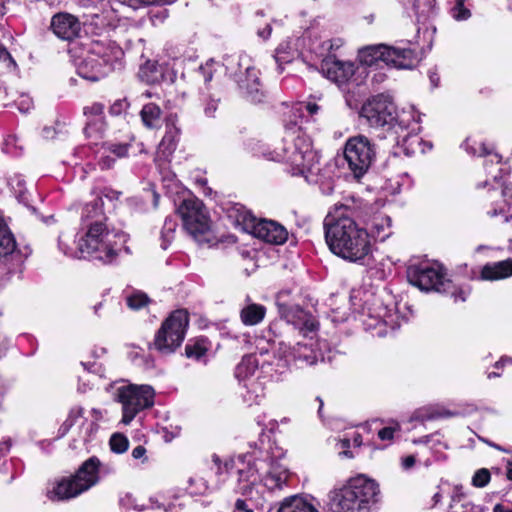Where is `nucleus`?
<instances>
[{
  "label": "nucleus",
  "mask_w": 512,
  "mask_h": 512,
  "mask_svg": "<svg viewBox=\"0 0 512 512\" xmlns=\"http://www.w3.org/2000/svg\"><path fill=\"white\" fill-rule=\"evenodd\" d=\"M355 218L363 216L354 202L335 205L324 219L325 240L334 255L365 265L372 256V244L367 230L359 227Z\"/></svg>",
  "instance_id": "f257e3e1"
},
{
  "label": "nucleus",
  "mask_w": 512,
  "mask_h": 512,
  "mask_svg": "<svg viewBox=\"0 0 512 512\" xmlns=\"http://www.w3.org/2000/svg\"><path fill=\"white\" fill-rule=\"evenodd\" d=\"M320 106L314 102H299L292 106L285 119V146L282 153L275 151L269 157L274 161H286L292 166L293 175H302L309 180L310 175L317 174L319 168L318 153L312 148L311 139L303 132V123L314 120Z\"/></svg>",
  "instance_id": "f03ea898"
},
{
  "label": "nucleus",
  "mask_w": 512,
  "mask_h": 512,
  "mask_svg": "<svg viewBox=\"0 0 512 512\" xmlns=\"http://www.w3.org/2000/svg\"><path fill=\"white\" fill-rule=\"evenodd\" d=\"M119 193L104 189L94 200L86 203L81 212V221L87 227L84 237L79 240V257H91L105 264L113 263L117 258L126 236L114 229H108L104 221L102 196L110 200L117 199Z\"/></svg>",
  "instance_id": "7ed1b4c3"
},
{
  "label": "nucleus",
  "mask_w": 512,
  "mask_h": 512,
  "mask_svg": "<svg viewBox=\"0 0 512 512\" xmlns=\"http://www.w3.org/2000/svg\"><path fill=\"white\" fill-rule=\"evenodd\" d=\"M381 499L379 484L365 475L350 479L329 494L332 512H371Z\"/></svg>",
  "instance_id": "20e7f679"
},
{
  "label": "nucleus",
  "mask_w": 512,
  "mask_h": 512,
  "mask_svg": "<svg viewBox=\"0 0 512 512\" xmlns=\"http://www.w3.org/2000/svg\"><path fill=\"white\" fill-rule=\"evenodd\" d=\"M381 499L379 484L365 475L350 479L329 494L332 512H371Z\"/></svg>",
  "instance_id": "39448f33"
},
{
  "label": "nucleus",
  "mask_w": 512,
  "mask_h": 512,
  "mask_svg": "<svg viewBox=\"0 0 512 512\" xmlns=\"http://www.w3.org/2000/svg\"><path fill=\"white\" fill-rule=\"evenodd\" d=\"M86 54L77 64V73L83 79L96 82L111 73L120 65L124 52L109 39L91 40Z\"/></svg>",
  "instance_id": "423d86ee"
},
{
  "label": "nucleus",
  "mask_w": 512,
  "mask_h": 512,
  "mask_svg": "<svg viewBox=\"0 0 512 512\" xmlns=\"http://www.w3.org/2000/svg\"><path fill=\"white\" fill-rule=\"evenodd\" d=\"M114 471L113 467L101 464L97 457L92 456L82 463L73 476L54 482L47 490V497L51 501L75 498L96 485L101 473Z\"/></svg>",
  "instance_id": "0eeeda50"
},
{
  "label": "nucleus",
  "mask_w": 512,
  "mask_h": 512,
  "mask_svg": "<svg viewBox=\"0 0 512 512\" xmlns=\"http://www.w3.org/2000/svg\"><path fill=\"white\" fill-rule=\"evenodd\" d=\"M358 59L366 66H379L383 63L397 69H412L417 62L413 49L385 44L370 45L360 49Z\"/></svg>",
  "instance_id": "6e6552de"
},
{
  "label": "nucleus",
  "mask_w": 512,
  "mask_h": 512,
  "mask_svg": "<svg viewBox=\"0 0 512 512\" xmlns=\"http://www.w3.org/2000/svg\"><path fill=\"white\" fill-rule=\"evenodd\" d=\"M227 73L237 83L240 93L251 102H261L264 97L259 71L247 55L231 56L226 60Z\"/></svg>",
  "instance_id": "1a4fd4ad"
},
{
  "label": "nucleus",
  "mask_w": 512,
  "mask_h": 512,
  "mask_svg": "<svg viewBox=\"0 0 512 512\" xmlns=\"http://www.w3.org/2000/svg\"><path fill=\"white\" fill-rule=\"evenodd\" d=\"M466 150L472 155L485 156L487 159L485 160V169L488 175H491L492 182L487 179L485 182L478 184V187H486L488 185L492 186V190L497 192L500 190L501 196L504 198L505 203L508 206L507 211L500 209H493L488 212L491 217H495L498 214L508 213L505 217V221H509L512 218V189L504 182L501 181L503 176V169L498 167L497 170L499 174H493L492 166H499L501 164V156L497 153L490 152L485 144L479 143L478 147L470 146L469 139L465 142Z\"/></svg>",
  "instance_id": "9d476101"
},
{
  "label": "nucleus",
  "mask_w": 512,
  "mask_h": 512,
  "mask_svg": "<svg viewBox=\"0 0 512 512\" xmlns=\"http://www.w3.org/2000/svg\"><path fill=\"white\" fill-rule=\"evenodd\" d=\"M189 316L185 310H176L162 323L157 331L153 347L162 354L173 353L183 342Z\"/></svg>",
  "instance_id": "9b49d317"
},
{
  "label": "nucleus",
  "mask_w": 512,
  "mask_h": 512,
  "mask_svg": "<svg viewBox=\"0 0 512 512\" xmlns=\"http://www.w3.org/2000/svg\"><path fill=\"white\" fill-rule=\"evenodd\" d=\"M376 154L375 143L362 134L348 138L344 146V158L357 179L368 172L376 159Z\"/></svg>",
  "instance_id": "f8f14e48"
},
{
  "label": "nucleus",
  "mask_w": 512,
  "mask_h": 512,
  "mask_svg": "<svg viewBox=\"0 0 512 512\" xmlns=\"http://www.w3.org/2000/svg\"><path fill=\"white\" fill-rule=\"evenodd\" d=\"M177 211L182 218L184 228L196 241L200 243L211 241L209 218L202 201L196 198L184 199Z\"/></svg>",
  "instance_id": "ddd939ff"
},
{
  "label": "nucleus",
  "mask_w": 512,
  "mask_h": 512,
  "mask_svg": "<svg viewBox=\"0 0 512 512\" xmlns=\"http://www.w3.org/2000/svg\"><path fill=\"white\" fill-rule=\"evenodd\" d=\"M154 389L149 385H127L118 388L117 398L122 404V422L129 424L143 409L154 404Z\"/></svg>",
  "instance_id": "4468645a"
},
{
  "label": "nucleus",
  "mask_w": 512,
  "mask_h": 512,
  "mask_svg": "<svg viewBox=\"0 0 512 512\" xmlns=\"http://www.w3.org/2000/svg\"><path fill=\"white\" fill-rule=\"evenodd\" d=\"M407 279L412 285L424 291L446 292V286H451V281L445 278L443 268L431 263L410 265L407 269Z\"/></svg>",
  "instance_id": "2eb2a0df"
},
{
  "label": "nucleus",
  "mask_w": 512,
  "mask_h": 512,
  "mask_svg": "<svg viewBox=\"0 0 512 512\" xmlns=\"http://www.w3.org/2000/svg\"><path fill=\"white\" fill-rule=\"evenodd\" d=\"M280 351L286 362L293 363L298 368L312 366L322 358L314 334H308L307 337H303V340L297 341L293 346L280 343Z\"/></svg>",
  "instance_id": "dca6fc26"
},
{
  "label": "nucleus",
  "mask_w": 512,
  "mask_h": 512,
  "mask_svg": "<svg viewBox=\"0 0 512 512\" xmlns=\"http://www.w3.org/2000/svg\"><path fill=\"white\" fill-rule=\"evenodd\" d=\"M360 115L372 127L391 125L396 119V106L389 96L379 94L362 106Z\"/></svg>",
  "instance_id": "f3484780"
},
{
  "label": "nucleus",
  "mask_w": 512,
  "mask_h": 512,
  "mask_svg": "<svg viewBox=\"0 0 512 512\" xmlns=\"http://www.w3.org/2000/svg\"><path fill=\"white\" fill-rule=\"evenodd\" d=\"M367 316L364 320L366 329L377 330L376 335L379 337L387 335V328L395 330L400 326L394 307L384 305L379 299H375L372 306L367 308Z\"/></svg>",
  "instance_id": "a211bd4d"
},
{
  "label": "nucleus",
  "mask_w": 512,
  "mask_h": 512,
  "mask_svg": "<svg viewBox=\"0 0 512 512\" xmlns=\"http://www.w3.org/2000/svg\"><path fill=\"white\" fill-rule=\"evenodd\" d=\"M278 312L282 319L302 337L315 334L318 330V322L313 315L302 309L299 305H289L277 302Z\"/></svg>",
  "instance_id": "6ab92c4d"
},
{
  "label": "nucleus",
  "mask_w": 512,
  "mask_h": 512,
  "mask_svg": "<svg viewBox=\"0 0 512 512\" xmlns=\"http://www.w3.org/2000/svg\"><path fill=\"white\" fill-rule=\"evenodd\" d=\"M259 480L258 469L255 465H248L245 469L238 470L237 485L234 489L245 499L238 498L235 502L233 512H254L249 502L253 499L254 491L257 490Z\"/></svg>",
  "instance_id": "aec40b11"
},
{
  "label": "nucleus",
  "mask_w": 512,
  "mask_h": 512,
  "mask_svg": "<svg viewBox=\"0 0 512 512\" xmlns=\"http://www.w3.org/2000/svg\"><path fill=\"white\" fill-rule=\"evenodd\" d=\"M251 233L270 244L281 245L286 242L288 232L281 224L265 219H257L253 224Z\"/></svg>",
  "instance_id": "412c9836"
},
{
  "label": "nucleus",
  "mask_w": 512,
  "mask_h": 512,
  "mask_svg": "<svg viewBox=\"0 0 512 512\" xmlns=\"http://www.w3.org/2000/svg\"><path fill=\"white\" fill-rule=\"evenodd\" d=\"M321 71L329 80L342 84L353 76L355 69L352 62L341 61L334 55H329L322 60Z\"/></svg>",
  "instance_id": "4be33fe9"
},
{
  "label": "nucleus",
  "mask_w": 512,
  "mask_h": 512,
  "mask_svg": "<svg viewBox=\"0 0 512 512\" xmlns=\"http://www.w3.org/2000/svg\"><path fill=\"white\" fill-rule=\"evenodd\" d=\"M50 27L58 38L67 41L75 39L81 31V23L75 16L69 13L54 15L51 19Z\"/></svg>",
  "instance_id": "5701e85b"
},
{
  "label": "nucleus",
  "mask_w": 512,
  "mask_h": 512,
  "mask_svg": "<svg viewBox=\"0 0 512 512\" xmlns=\"http://www.w3.org/2000/svg\"><path fill=\"white\" fill-rule=\"evenodd\" d=\"M177 121L176 114H170L166 117L165 134L158 146V153L165 158L175 151L180 139L181 129L177 126Z\"/></svg>",
  "instance_id": "b1692460"
},
{
  "label": "nucleus",
  "mask_w": 512,
  "mask_h": 512,
  "mask_svg": "<svg viewBox=\"0 0 512 512\" xmlns=\"http://www.w3.org/2000/svg\"><path fill=\"white\" fill-rule=\"evenodd\" d=\"M118 23L119 19L113 10H104L91 15L86 21V27L89 32L101 35L114 30Z\"/></svg>",
  "instance_id": "393cba45"
},
{
  "label": "nucleus",
  "mask_w": 512,
  "mask_h": 512,
  "mask_svg": "<svg viewBox=\"0 0 512 512\" xmlns=\"http://www.w3.org/2000/svg\"><path fill=\"white\" fill-rule=\"evenodd\" d=\"M510 276H512V258L485 264L479 278L484 281H497Z\"/></svg>",
  "instance_id": "a878e982"
},
{
  "label": "nucleus",
  "mask_w": 512,
  "mask_h": 512,
  "mask_svg": "<svg viewBox=\"0 0 512 512\" xmlns=\"http://www.w3.org/2000/svg\"><path fill=\"white\" fill-rule=\"evenodd\" d=\"M364 222L370 228L372 235L379 241L386 240L392 234V220L388 215L378 213L369 220L364 219Z\"/></svg>",
  "instance_id": "bb28decb"
},
{
  "label": "nucleus",
  "mask_w": 512,
  "mask_h": 512,
  "mask_svg": "<svg viewBox=\"0 0 512 512\" xmlns=\"http://www.w3.org/2000/svg\"><path fill=\"white\" fill-rule=\"evenodd\" d=\"M289 476L290 473L286 468H283L280 465H273L262 479L259 478L257 487L259 486V481H261L263 486L269 490L281 489L287 484ZM255 491L258 492V489Z\"/></svg>",
  "instance_id": "cd10ccee"
},
{
  "label": "nucleus",
  "mask_w": 512,
  "mask_h": 512,
  "mask_svg": "<svg viewBox=\"0 0 512 512\" xmlns=\"http://www.w3.org/2000/svg\"><path fill=\"white\" fill-rule=\"evenodd\" d=\"M266 315V307L251 302L250 298L247 297L246 304L240 310L241 322L246 326H255L262 322Z\"/></svg>",
  "instance_id": "c85d7f7f"
},
{
  "label": "nucleus",
  "mask_w": 512,
  "mask_h": 512,
  "mask_svg": "<svg viewBox=\"0 0 512 512\" xmlns=\"http://www.w3.org/2000/svg\"><path fill=\"white\" fill-rule=\"evenodd\" d=\"M258 369L257 359L253 355L244 356L241 362L236 366L235 377L240 383L249 382L254 377Z\"/></svg>",
  "instance_id": "c756f323"
},
{
  "label": "nucleus",
  "mask_w": 512,
  "mask_h": 512,
  "mask_svg": "<svg viewBox=\"0 0 512 512\" xmlns=\"http://www.w3.org/2000/svg\"><path fill=\"white\" fill-rule=\"evenodd\" d=\"M228 217L233 219L236 225L243 226L244 229L253 228L257 218L241 204H234L228 209Z\"/></svg>",
  "instance_id": "7c9ffc66"
},
{
  "label": "nucleus",
  "mask_w": 512,
  "mask_h": 512,
  "mask_svg": "<svg viewBox=\"0 0 512 512\" xmlns=\"http://www.w3.org/2000/svg\"><path fill=\"white\" fill-rule=\"evenodd\" d=\"M162 111L160 107L154 103L144 105L140 111V117L145 127L149 129H157L161 125Z\"/></svg>",
  "instance_id": "2f4dec72"
},
{
  "label": "nucleus",
  "mask_w": 512,
  "mask_h": 512,
  "mask_svg": "<svg viewBox=\"0 0 512 512\" xmlns=\"http://www.w3.org/2000/svg\"><path fill=\"white\" fill-rule=\"evenodd\" d=\"M277 512H318L309 502L298 496L286 498Z\"/></svg>",
  "instance_id": "473e14b6"
},
{
  "label": "nucleus",
  "mask_w": 512,
  "mask_h": 512,
  "mask_svg": "<svg viewBox=\"0 0 512 512\" xmlns=\"http://www.w3.org/2000/svg\"><path fill=\"white\" fill-rule=\"evenodd\" d=\"M241 396L248 405L257 404L263 395L262 383L258 379H252L242 384Z\"/></svg>",
  "instance_id": "72a5a7b5"
},
{
  "label": "nucleus",
  "mask_w": 512,
  "mask_h": 512,
  "mask_svg": "<svg viewBox=\"0 0 512 512\" xmlns=\"http://www.w3.org/2000/svg\"><path fill=\"white\" fill-rule=\"evenodd\" d=\"M201 101L204 105V113L207 117H213L220 102V95L217 91L212 92L211 87H206L201 91Z\"/></svg>",
  "instance_id": "f704fd0d"
},
{
  "label": "nucleus",
  "mask_w": 512,
  "mask_h": 512,
  "mask_svg": "<svg viewBox=\"0 0 512 512\" xmlns=\"http://www.w3.org/2000/svg\"><path fill=\"white\" fill-rule=\"evenodd\" d=\"M105 117L91 118L87 120L84 133L87 138H101L106 130Z\"/></svg>",
  "instance_id": "c9c22d12"
},
{
  "label": "nucleus",
  "mask_w": 512,
  "mask_h": 512,
  "mask_svg": "<svg viewBox=\"0 0 512 512\" xmlns=\"http://www.w3.org/2000/svg\"><path fill=\"white\" fill-rule=\"evenodd\" d=\"M177 227V217L176 216H168L164 221V225L161 230V239H162V248L167 249L168 245L171 243L174 238V232Z\"/></svg>",
  "instance_id": "e433bc0d"
},
{
  "label": "nucleus",
  "mask_w": 512,
  "mask_h": 512,
  "mask_svg": "<svg viewBox=\"0 0 512 512\" xmlns=\"http://www.w3.org/2000/svg\"><path fill=\"white\" fill-rule=\"evenodd\" d=\"M16 249V240L14 235L9 230V228H5L0 231V255L6 256L14 252Z\"/></svg>",
  "instance_id": "4c0bfd02"
},
{
  "label": "nucleus",
  "mask_w": 512,
  "mask_h": 512,
  "mask_svg": "<svg viewBox=\"0 0 512 512\" xmlns=\"http://www.w3.org/2000/svg\"><path fill=\"white\" fill-rule=\"evenodd\" d=\"M25 10L23 0H0V14L17 16Z\"/></svg>",
  "instance_id": "58836bf2"
},
{
  "label": "nucleus",
  "mask_w": 512,
  "mask_h": 512,
  "mask_svg": "<svg viewBox=\"0 0 512 512\" xmlns=\"http://www.w3.org/2000/svg\"><path fill=\"white\" fill-rule=\"evenodd\" d=\"M274 59L278 64V68L282 71L284 64L293 60V51L288 43H281L275 50Z\"/></svg>",
  "instance_id": "ea45409f"
},
{
  "label": "nucleus",
  "mask_w": 512,
  "mask_h": 512,
  "mask_svg": "<svg viewBox=\"0 0 512 512\" xmlns=\"http://www.w3.org/2000/svg\"><path fill=\"white\" fill-rule=\"evenodd\" d=\"M84 409L80 406L73 407L67 419L63 422V424L59 428V437L65 436L71 427L77 422L78 419L83 417Z\"/></svg>",
  "instance_id": "a19ab883"
},
{
  "label": "nucleus",
  "mask_w": 512,
  "mask_h": 512,
  "mask_svg": "<svg viewBox=\"0 0 512 512\" xmlns=\"http://www.w3.org/2000/svg\"><path fill=\"white\" fill-rule=\"evenodd\" d=\"M207 346L203 339L197 340L194 343H188L185 347V354L188 358L201 360L207 353Z\"/></svg>",
  "instance_id": "79ce46f5"
},
{
  "label": "nucleus",
  "mask_w": 512,
  "mask_h": 512,
  "mask_svg": "<svg viewBox=\"0 0 512 512\" xmlns=\"http://www.w3.org/2000/svg\"><path fill=\"white\" fill-rule=\"evenodd\" d=\"M109 446L112 452L122 454L127 451L129 447V440L121 433H114L110 437Z\"/></svg>",
  "instance_id": "37998d69"
},
{
  "label": "nucleus",
  "mask_w": 512,
  "mask_h": 512,
  "mask_svg": "<svg viewBox=\"0 0 512 512\" xmlns=\"http://www.w3.org/2000/svg\"><path fill=\"white\" fill-rule=\"evenodd\" d=\"M188 483L191 494L204 495L210 490L208 481L204 477L198 475L191 477Z\"/></svg>",
  "instance_id": "c03bdc74"
},
{
  "label": "nucleus",
  "mask_w": 512,
  "mask_h": 512,
  "mask_svg": "<svg viewBox=\"0 0 512 512\" xmlns=\"http://www.w3.org/2000/svg\"><path fill=\"white\" fill-rule=\"evenodd\" d=\"M149 301L148 296L141 291L133 292L126 298L128 307L134 310L143 308L149 303Z\"/></svg>",
  "instance_id": "a18cd8bd"
},
{
  "label": "nucleus",
  "mask_w": 512,
  "mask_h": 512,
  "mask_svg": "<svg viewBox=\"0 0 512 512\" xmlns=\"http://www.w3.org/2000/svg\"><path fill=\"white\" fill-rule=\"evenodd\" d=\"M449 415H450V413H448V412L442 413V412H439V411L431 409V408H425V409H420V410L416 411L414 414V419L419 420V421H427V420H433V419H437V418H440L443 416H449Z\"/></svg>",
  "instance_id": "49530a36"
},
{
  "label": "nucleus",
  "mask_w": 512,
  "mask_h": 512,
  "mask_svg": "<svg viewBox=\"0 0 512 512\" xmlns=\"http://www.w3.org/2000/svg\"><path fill=\"white\" fill-rule=\"evenodd\" d=\"M465 0H455L454 6L451 8V15L457 21L467 20L470 16V10L464 6Z\"/></svg>",
  "instance_id": "de8ad7c7"
},
{
  "label": "nucleus",
  "mask_w": 512,
  "mask_h": 512,
  "mask_svg": "<svg viewBox=\"0 0 512 512\" xmlns=\"http://www.w3.org/2000/svg\"><path fill=\"white\" fill-rule=\"evenodd\" d=\"M128 144H118L112 142H106L102 145V149L105 152L115 155L117 158H122L128 154Z\"/></svg>",
  "instance_id": "09e8293b"
},
{
  "label": "nucleus",
  "mask_w": 512,
  "mask_h": 512,
  "mask_svg": "<svg viewBox=\"0 0 512 512\" xmlns=\"http://www.w3.org/2000/svg\"><path fill=\"white\" fill-rule=\"evenodd\" d=\"M490 481V472L486 468L479 469L472 478V484L475 487H485Z\"/></svg>",
  "instance_id": "8fccbe9b"
},
{
  "label": "nucleus",
  "mask_w": 512,
  "mask_h": 512,
  "mask_svg": "<svg viewBox=\"0 0 512 512\" xmlns=\"http://www.w3.org/2000/svg\"><path fill=\"white\" fill-rule=\"evenodd\" d=\"M84 115L88 119L105 117L104 116V105L101 103H93L90 106L84 107Z\"/></svg>",
  "instance_id": "3c124183"
},
{
  "label": "nucleus",
  "mask_w": 512,
  "mask_h": 512,
  "mask_svg": "<svg viewBox=\"0 0 512 512\" xmlns=\"http://www.w3.org/2000/svg\"><path fill=\"white\" fill-rule=\"evenodd\" d=\"M447 291L445 293L450 292L451 297L455 302L461 301L464 302L468 295L470 294L469 289H464L462 287H455L451 284V286H446Z\"/></svg>",
  "instance_id": "603ef678"
},
{
  "label": "nucleus",
  "mask_w": 512,
  "mask_h": 512,
  "mask_svg": "<svg viewBox=\"0 0 512 512\" xmlns=\"http://www.w3.org/2000/svg\"><path fill=\"white\" fill-rule=\"evenodd\" d=\"M15 105L21 113H27L33 107V101L28 95L21 94L15 101Z\"/></svg>",
  "instance_id": "864d4df0"
},
{
  "label": "nucleus",
  "mask_w": 512,
  "mask_h": 512,
  "mask_svg": "<svg viewBox=\"0 0 512 512\" xmlns=\"http://www.w3.org/2000/svg\"><path fill=\"white\" fill-rule=\"evenodd\" d=\"M214 65H215V62L213 60H210V61H207L205 65L200 66V68H199V72L203 76L205 84H208L213 78V72H214L213 66ZM206 87H207V85L205 86V88ZM208 87H210V86L208 85Z\"/></svg>",
  "instance_id": "5fc2aeb1"
},
{
  "label": "nucleus",
  "mask_w": 512,
  "mask_h": 512,
  "mask_svg": "<svg viewBox=\"0 0 512 512\" xmlns=\"http://www.w3.org/2000/svg\"><path fill=\"white\" fill-rule=\"evenodd\" d=\"M129 107V103L126 99H118L110 106V114L114 116L121 115Z\"/></svg>",
  "instance_id": "6e6d98bb"
},
{
  "label": "nucleus",
  "mask_w": 512,
  "mask_h": 512,
  "mask_svg": "<svg viewBox=\"0 0 512 512\" xmlns=\"http://www.w3.org/2000/svg\"><path fill=\"white\" fill-rule=\"evenodd\" d=\"M156 68L154 63L147 62L144 66L140 68L139 75L140 77L145 80L148 83H153L157 80V77L154 75H148L147 71L153 72V70Z\"/></svg>",
  "instance_id": "4d7b16f0"
},
{
  "label": "nucleus",
  "mask_w": 512,
  "mask_h": 512,
  "mask_svg": "<svg viewBox=\"0 0 512 512\" xmlns=\"http://www.w3.org/2000/svg\"><path fill=\"white\" fill-rule=\"evenodd\" d=\"M115 160V157H112L109 152H105V150H103L102 155L98 161V165L102 170H107L114 166Z\"/></svg>",
  "instance_id": "13d9d810"
},
{
  "label": "nucleus",
  "mask_w": 512,
  "mask_h": 512,
  "mask_svg": "<svg viewBox=\"0 0 512 512\" xmlns=\"http://www.w3.org/2000/svg\"><path fill=\"white\" fill-rule=\"evenodd\" d=\"M0 61L4 62L8 69H15L17 66L10 53L2 46H0Z\"/></svg>",
  "instance_id": "bf43d9fd"
},
{
  "label": "nucleus",
  "mask_w": 512,
  "mask_h": 512,
  "mask_svg": "<svg viewBox=\"0 0 512 512\" xmlns=\"http://www.w3.org/2000/svg\"><path fill=\"white\" fill-rule=\"evenodd\" d=\"M337 446L343 449V451L339 452L340 457L344 458H353L352 452L349 450L350 448V440L347 438L340 439L337 443Z\"/></svg>",
  "instance_id": "052dcab7"
},
{
  "label": "nucleus",
  "mask_w": 512,
  "mask_h": 512,
  "mask_svg": "<svg viewBox=\"0 0 512 512\" xmlns=\"http://www.w3.org/2000/svg\"><path fill=\"white\" fill-rule=\"evenodd\" d=\"M399 429V426L396 427H384L378 432V436L381 440H392L394 437V432Z\"/></svg>",
  "instance_id": "680f3d73"
},
{
  "label": "nucleus",
  "mask_w": 512,
  "mask_h": 512,
  "mask_svg": "<svg viewBox=\"0 0 512 512\" xmlns=\"http://www.w3.org/2000/svg\"><path fill=\"white\" fill-rule=\"evenodd\" d=\"M271 31L272 27L269 23H267L263 29H258L257 35L263 40H266L269 38Z\"/></svg>",
  "instance_id": "e2e57ef3"
},
{
  "label": "nucleus",
  "mask_w": 512,
  "mask_h": 512,
  "mask_svg": "<svg viewBox=\"0 0 512 512\" xmlns=\"http://www.w3.org/2000/svg\"><path fill=\"white\" fill-rule=\"evenodd\" d=\"M145 454H146V449L142 445H138L132 450V457L134 459H141L145 456Z\"/></svg>",
  "instance_id": "0e129e2a"
},
{
  "label": "nucleus",
  "mask_w": 512,
  "mask_h": 512,
  "mask_svg": "<svg viewBox=\"0 0 512 512\" xmlns=\"http://www.w3.org/2000/svg\"><path fill=\"white\" fill-rule=\"evenodd\" d=\"M416 459L413 455H409L402 460V466L404 469H410L415 465Z\"/></svg>",
  "instance_id": "69168bd1"
},
{
  "label": "nucleus",
  "mask_w": 512,
  "mask_h": 512,
  "mask_svg": "<svg viewBox=\"0 0 512 512\" xmlns=\"http://www.w3.org/2000/svg\"><path fill=\"white\" fill-rule=\"evenodd\" d=\"M463 497H464V493L462 491V487L456 486L454 488V492L452 495V501L453 502L460 501Z\"/></svg>",
  "instance_id": "338daca9"
},
{
  "label": "nucleus",
  "mask_w": 512,
  "mask_h": 512,
  "mask_svg": "<svg viewBox=\"0 0 512 512\" xmlns=\"http://www.w3.org/2000/svg\"><path fill=\"white\" fill-rule=\"evenodd\" d=\"M429 79L433 87H437L439 85L440 77L436 72L431 71L429 73Z\"/></svg>",
  "instance_id": "774afa93"
}]
</instances>
